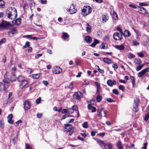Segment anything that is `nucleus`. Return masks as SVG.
<instances>
[{
	"label": "nucleus",
	"mask_w": 149,
	"mask_h": 149,
	"mask_svg": "<svg viewBox=\"0 0 149 149\" xmlns=\"http://www.w3.org/2000/svg\"><path fill=\"white\" fill-rule=\"evenodd\" d=\"M12 27V25L10 22L2 20L0 22V28L3 30H8Z\"/></svg>",
	"instance_id": "f257e3e1"
},
{
	"label": "nucleus",
	"mask_w": 149,
	"mask_h": 149,
	"mask_svg": "<svg viewBox=\"0 0 149 149\" xmlns=\"http://www.w3.org/2000/svg\"><path fill=\"white\" fill-rule=\"evenodd\" d=\"M82 14L84 16H86L91 13L92 8L89 6H84L81 10Z\"/></svg>",
	"instance_id": "f03ea898"
},
{
	"label": "nucleus",
	"mask_w": 149,
	"mask_h": 149,
	"mask_svg": "<svg viewBox=\"0 0 149 149\" xmlns=\"http://www.w3.org/2000/svg\"><path fill=\"white\" fill-rule=\"evenodd\" d=\"M97 116L98 117L101 118L103 116L104 117L107 118V111L104 110L103 108L97 109Z\"/></svg>",
	"instance_id": "7ed1b4c3"
},
{
	"label": "nucleus",
	"mask_w": 149,
	"mask_h": 149,
	"mask_svg": "<svg viewBox=\"0 0 149 149\" xmlns=\"http://www.w3.org/2000/svg\"><path fill=\"white\" fill-rule=\"evenodd\" d=\"M67 11L70 13V14H72L76 13L77 11V10L75 8V5L72 3L71 6Z\"/></svg>",
	"instance_id": "20e7f679"
},
{
	"label": "nucleus",
	"mask_w": 149,
	"mask_h": 149,
	"mask_svg": "<svg viewBox=\"0 0 149 149\" xmlns=\"http://www.w3.org/2000/svg\"><path fill=\"white\" fill-rule=\"evenodd\" d=\"M95 140L102 148H103V147L106 148L107 143L105 142L104 141L97 138H96Z\"/></svg>",
	"instance_id": "39448f33"
},
{
	"label": "nucleus",
	"mask_w": 149,
	"mask_h": 149,
	"mask_svg": "<svg viewBox=\"0 0 149 149\" xmlns=\"http://www.w3.org/2000/svg\"><path fill=\"white\" fill-rule=\"evenodd\" d=\"M11 10V12L10 13H12V16H13V17L14 19H15L17 17V11L16 8L14 7H10L9 8V10Z\"/></svg>",
	"instance_id": "423d86ee"
},
{
	"label": "nucleus",
	"mask_w": 149,
	"mask_h": 149,
	"mask_svg": "<svg viewBox=\"0 0 149 149\" xmlns=\"http://www.w3.org/2000/svg\"><path fill=\"white\" fill-rule=\"evenodd\" d=\"M24 108L25 110H27L29 109L31 107V105L30 102L27 100H26L24 103Z\"/></svg>",
	"instance_id": "0eeeda50"
},
{
	"label": "nucleus",
	"mask_w": 149,
	"mask_h": 149,
	"mask_svg": "<svg viewBox=\"0 0 149 149\" xmlns=\"http://www.w3.org/2000/svg\"><path fill=\"white\" fill-rule=\"evenodd\" d=\"M123 34L120 33L118 32L115 33L113 35V38L116 40H119L122 38Z\"/></svg>",
	"instance_id": "6e6552de"
},
{
	"label": "nucleus",
	"mask_w": 149,
	"mask_h": 149,
	"mask_svg": "<svg viewBox=\"0 0 149 149\" xmlns=\"http://www.w3.org/2000/svg\"><path fill=\"white\" fill-rule=\"evenodd\" d=\"M82 97V94L79 91L75 93L73 95V97L74 99L79 100H80L81 98Z\"/></svg>",
	"instance_id": "1a4fd4ad"
},
{
	"label": "nucleus",
	"mask_w": 149,
	"mask_h": 149,
	"mask_svg": "<svg viewBox=\"0 0 149 149\" xmlns=\"http://www.w3.org/2000/svg\"><path fill=\"white\" fill-rule=\"evenodd\" d=\"M62 71V69L60 67L56 66L54 67V70L52 71V72L55 74H59L61 73Z\"/></svg>",
	"instance_id": "9d476101"
},
{
	"label": "nucleus",
	"mask_w": 149,
	"mask_h": 149,
	"mask_svg": "<svg viewBox=\"0 0 149 149\" xmlns=\"http://www.w3.org/2000/svg\"><path fill=\"white\" fill-rule=\"evenodd\" d=\"M148 72H149V68H146L143 69L139 73L138 77H141L143 75Z\"/></svg>",
	"instance_id": "9b49d317"
},
{
	"label": "nucleus",
	"mask_w": 149,
	"mask_h": 149,
	"mask_svg": "<svg viewBox=\"0 0 149 149\" xmlns=\"http://www.w3.org/2000/svg\"><path fill=\"white\" fill-rule=\"evenodd\" d=\"M28 84V81L26 80L20 82L19 86L20 88L22 89L24 88Z\"/></svg>",
	"instance_id": "f8f14e48"
},
{
	"label": "nucleus",
	"mask_w": 149,
	"mask_h": 149,
	"mask_svg": "<svg viewBox=\"0 0 149 149\" xmlns=\"http://www.w3.org/2000/svg\"><path fill=\"white\" fill-rule=\"evenodd\" d=\"M65 128L66 129L64 131V132H68L69 131L73 129L72 126L69 124H65Z\"/></svg>",
	"instance_id": "ddd939ff"
},
{
	"label": "nucleus",
	"mask_w": 149,
	"mask_h": 149,
	"mask_svg": "<svg viewBox=\"0 0 149 149\" xmlns=\"http://www.w3.org/2000/svg\"><path fill=\"white\" fill-rule=\"evenodd\" d=\"M107 84L109 86L111 87L113 85H116V82L114 80L109 79L107 82Z\"/></svg>",
	"instance_id": "4468645a"
},
{
	"label": "nucleus",
	"mask_w": 149,
	"mask_h": 149,
	"mask_svg": "<svg viewBox=\"0 0 149 149\" xmlns=\"http://www.w3.org/2000/svg\"><path fill=\"white\" fill-rule=\"evenodd\" d=\"M11 12V10H9V8L6 11V14L7 16V17L8 18H10L12 19H14L12 13H10Z\"/></svg>",
	"instance_id": "2eb2a0df"
},
{
	"label": "nucleus",
	"mask_w": 149,
	"mask_h": 149,
	"mask_svg": "<svg viewBox=\"0 0 149 149\" xmlns=\"http://www.w3.org/2000/svg\"><path fill=\"white\" fill-rule=\"evenodd\" d=\"M101 17L103 23L106 22L109 19L108 16L107 15H102Z\"/></svg>",
	"instance_id": "dca6fc26"
},
{
	"label": "nucleus",
	"mask_w": 149,
	"mask_h": 149,
	"mask_svg": "<svg viewBox=\"0 0 149 149\" xmlns=\"http://www.w3.org/2000/svg\"><path fill=\"white\" fill-rule=\"evenodd\" d=\"M88 109L91 110L92 112H95L96 111V109L95 107L92 106L91 104H88Z\"/></svg>",
	"instance_id": "f3484780"
},
{
	"label": "nucleus",
	"mask_w": 149,
	"mask_h": 149,
	"mask_svg": "<svg viewBox=\"0 0 149 149\" xmlns=\"http://www.w3.org/2000/svg\"><path fill=\"white\" fill-rule=\"evenodd\" d=\"M95 85H96L97 88L96 93L99 95L100 94V84L97 82H95Z\"/></svg>",
	"instance_id": "a211bd4d"
},
{
	"label": "nucleus",
	"mask_w": 149,
	"mask_h": 149,
	"mask_svg": "<svg viewBox=\"0 0 149 149\" xmlns=\"http://www.w3.org/2000/svg\"><path fill=\"white\" fill-rule=\"evenodd\" d=\"M17 32L15 29H13L8 32V35L10 36H12L13 35Z\"/></svg>",
	"instance_id": "6ab92c4d"
},
{
	"label": "nucleus",
	"mask_w": 149,
	"mask_h": 149,
	"mask_svg": "<svg viewBox=\"0 0 149 149\" xmlns=\"http://www.w3.org/2000/svg\"><path fill=\"white\" fill-rule=\"evenodd\" d=\"M5 72V74H3V77L5 78L8 77L9 75L8 72L6 70V69H4L2 70L1 73L2 74Z\"/></svg>",
	"instance_id": "aec40b11"
},
{
	"label": "nucleus",
	"mask_w": 149,
	"mask_h": 149,
	"mask_svg": "<svg viewBox=\"0 0 149 149\" xmlns=\"http://www.w3.org/2000/svg\"><path fill=\"white\" fill-rule=\"evenodd\" d=\"M115 47L116 49L120 50H123L125 48L123 44L120 45H115Z\"/></svg>",
	"instance_id": "412c9836"
},
{
	"label": "nucleus",
	"mask_w": 149,
	"mask_h": 149,
	"mask_svg": "<svg viewBox=\"0 0 149 149\" xmlns=\"http://www.w3.org/2000/svg\"><path fill=\"white\" fill-rule=\"evenodd\" d=\"M139 10L140 13L142 14H145L146 13V10L143 7H139Z\"/></svg>",
	"instance_id": "4be33fe9"
},
{
	"label": "nucleus",
	"mask_w": 149,
	"mask_h": 149,
	"mask_svg": "<svg viewBox=\"0 0 149 149\" xmlns=\"http://www.w3.org/2000/svg\"><path fill=\"white\" fill-rule=\"evenodd\" d=\"M99 43V41L96 39H95L93 41V43L91 45V46L93 47H95V45Z\"/></svg>",
	"instance_id": "5701e85b"
},
{
	"label": "nucleus",
	"mask_w": 149,
	"mask_h": 149,
	"mask_svg": "<svg viewBox=\"0 0 149 149\" xmlns=\"http://www.w3.org/2000/svg\"><path fill=\"white\" fill-rule=\"evenodd\" d=\"M85 39L86 41L88 43H90L92 41L91 38V37L89 36H86L85 37Z\"/></svg>",
	"instance_id": "b1692460"
},
{
	"label": "nucleus",
	"mask_w": 149,
	"mask_h": 149,
	"mask_svg": "<svg viewBox=\"0 0 149 149\" xmlns=\"http://www.w3.org/2000/svg\"><path fill=\"white\" fill-rule=\"evenodd\" d=\"M103 61L104 62L107 64H110L111 63V60L107 58H104L103 59Z\"/></svg>",
	"instance_id": "393cba45"
},
{
	"label": "nucleus",
	"mask_w": 149,
	"mask_h": 149,
	"mask_svg": "<svg viewBox=\"0 0 149 149\" xmlns=\"http://www.w3.org/2000/svg\"><path fill=\"white\" fill-rule=\"evenodd\" d=\"M140 101V100L137 98H136L134 99V103L136 107H138L139 106Z\"/></svg>",
	"instance_id": "a878e982"
},
{
	"label": "nucleus",
	"mask_w": 149,
	"mask_h": 149,
	"mask_svg": "<svg viewBox=\"0 0 149 149\" xmlns=\"http://www.w3.org/2000/svg\"><path fill=\"white\" fill-rule=\"evenodd\" d=\"M69 37V35L67 33L64 32L63 33L62 37L64 40L68 38Z\"/></svg>",
	"instance_id": "bb28decb"
},
{
	"label": "nucleus",
	"mask_w": 149,
	"mask_h": 149,
	"mask_svg": "<svg viewBox=\"0 0 149 149\" xmlns=\"http://www.w3.org/2000/svg\"><path fill=\"white\" fill-rule=\"evenodd\" d=\"M18 81L19 82H21L24 80H25L24 77L22 75L19 76L17 78Z\"/></svg>",
	"instance_id": "cd10ccee"
},
{
	"label": "nucleus",
	"mask_w": 149,
	"mask_h": 149,
	"mask_svg": "<svg viewBox=\"0 0 149 149\" xmlns=\"http://www.w3.org/2000/svg\"><path fill=\"white\" fill-rule=\"evenodd\" d=\"M5 91V84L0 82V91Z\"/></svg>",
	"instance_id": "c85d7f7f"
},
{
	"label": "nucleus",
	"mask_w": 149,
	"mask_h": 149,
	"mask_svg": "<svg viewBox=\"0 0 149 149\" xmlns=\"http://www.w3.org/2000/svg\"><path fill=\"white\" fill-rule=\"evenodd\" d=\"M21 23V19L20 18H18L15 20V24L16 25H19Z\"/></svg>",
	"instance_id": "c756f323"
},
{
	"label": "nucleus",
	"mask_w": 149,
	"mask_h": 149,
	"mask_svg": "<svg viewBox=\"0 0 149 149\" xmlns=\"http://www.w3.org/2000/svg\"><path fill=\"white\" fill-rule=\"evenodd\" d=\"M135 63L139 65L141 63L142 61L139 58L135 59L134 61Z\"/></svg>",
	"instance_id": "7c9ffc66"
},
{
	"label": "nucleus",
	"mask_w": 149,
	"mask_h": 149,
	"mask_svg": "<svg viewBox=\"0 0 149 149\" xmlns=\"http://www.w3.org/2000/svg\"><path fill=\"white\" fill-rule=\"evenodd\" d=\"M17 78L15 74H13L12 75L11 78L10 80L12 82H13L16 80V79Z\"/></svg>",
	"instance_id": "2f4dec72"
},
{
	"label": "nucleus",
	"mask_w": 149,
	"mask_h": 149,
	"mask_svg": "<svg viewBox=\"0 0 149 149\" xmlns=\"http://www.w3.org/2000/svg\"><path fill=\"white\" fill-rule=\"evenodd\" d=\"M113 18L115 20H117L118 19V15L115 11H113Z\"/></svg>",
	"instance_id": "473e14b6"
},
{
	"label": "nucleus",
	"mask_w": 149,
	"mask_h": 149,
	"mask_svg": "<svg viewBox=\"0 0 149 149\" xmlns=\"http://www.w3.org/2000/svg\"><path fill=\"white\" fill-rule=\"evenodd\" d=\"M70 113V114H72L73 113V112H69L68 109H64L62 111V113L63 114H65L67 113Z\"/></svg>",
	"instance_id": "72a5a7b5"
},
{
	"label": "nucleus",
	"mask_w": 149,
	"mask_h": 149,
	"mask_svg": "<svg viewBox=\"0 0 149 149\" xmlns=\"http://www.w3.org/2000/svg\"><path fill=\"white\" fill-rule=\"evenodd\" d=\"M86 25L87 26L86 27V31L88 33H90L91 32V27L87 23L86 24Z\"/></svg>",
	"instance_id": "f704fd0d"
},
{
	"label": "nucleus",
	"mask_w": 149,
	"mask_h": 149,
	"mask_svg": "<svg viewBox=\"0 0 149 149\" xmlns=\"http://www.w3.org/2000/svg\"><path fill=\"white\" fill-rule=\"evenodd\" d=\"M40 75V74H33L32 75L33 78L34 79H38L39 78Z\"/></svg>",
	"instance_id": "c9c22d12"
},
{
	"label": "nucleus",
	"mask_w": 149,
	"mask_h": 149,
	"mask_svg": "<svg viewBox=\"0 0 149 149\" xmlns=\"http://www.w3.org/2000/svg\"><path fill=\"white\" fill-rule=\"evenodd\" d=\"M144 65V64H143L137 66L136 69V71H138L141 70L143 67Z\"/></svg>",
	"instance_id": "e433bc0d"
},
{
	"label": "nucleus",
	"mask_w": 149,
	"mask_h": 149,
	"mask_svg": "<svg viewBox=\"0 0 149 149\" xmlns=\"http://www.w3.org/2000/svg\"><path fill=\"white\" fill-rule=\"evenodd\" d=\"M102 98V97L99 95H98L96 98L97 101L98 102H100L101 101Z\"/></svg>",
	"instance_id": "4c0bfd02"
},
{
	"label": "nucleus",
	"mask_w": 149,
	"mask_h": 149,
	"mask_svg": "<svg viewBox=\"0 0 149 149\" xmlns=\"http://www.w3.org/2000/svg\"><path fill=\"white\" fill-rule=\"evenodd\" d=\"M82 126L84 128H87L88 126V123L87 122H84L83 124H82Z\"/></svg>",
	"instance_id": "58836bf2"
},
{
	"label": "nucleus",
	"mask_w": 149,
	"mask_h": 149,
	"mask_svg": "<svg viewBox=\"0 0 149 149\" xmlns=\"http://www.w3.org/2000/svg\"><path fill=\"white\" fill-rule=\"evenodd\" d=\"M101 46L102 49H106L107 48V45L106 44L102 43Z\"/></svg>",
	"instance_id": "ea45409f"
},
{
	"label": "nucleus",
	"mask_w": 149,
	"mask_h": 149,
	"mask_svg": "<svg viewBox=\"0 0 149 149\" xmlns=\"http://www.w3.org/2000/svg\"><path fill=\"white\" fill-rule=\"evenodd\" d=\"M4 4V1L3 0H0V8H3Z\"/></svg>",
	"instance_id": "a19ab883"
},
{
	"label": "nucleus",
	"mask_w": 149,
	"mask_h": 149,
	"mask_svg": "<svg viewBox=\"0 0 149 149\" xmlns=\"http://www.w3.org/2000/svg\"><path fill=\"white\" fill-rule=\"evenodd\" d=\"M128 57L130 59L134 58L135 57V56L131 53H130L128 55Z\"/></svg>",
	"instance_id": "79ce46f5"
},
{
	"label": "nucleus",
	"mask_w": 149,
	"mask_h": 149,
	"mask_svg": "<svg viewBox=\"0 0 149 149\" xmlns=\"http://www.w3.org/2000/svg\"><path fill=\"white\" fill-rule=\"evenodd\" d=\"M30 46L29 42L28 41L26 42L25 45L23 46V48H26Z\"/></svg>",
	"instance_id": "37998d69"
},
{
	"label": "nucleus",
	"mask_w": 149,
	"mask_h": 149,
	"mask_svg": "<svg viewBox=\"0 0 149 149\" xmlns=\"http://www.w3.org/2000/svg\"><path fill=\"white\" fill-rule=\"evenodd\" d=\"M68 88L72 90L74 88V87L73 86V83L72 82L70 83L68 86Z\"/></svg>",
	"instance_id": "c03bdc74"
},
{
	"label": "nucleus",
	"mask_w": 149,
	"mask_h": 149,
	"mask_svg": "<svg viewBox=\"0 0 149 149\" xmlns=\"http://www.w3.org/2000/svg\"><path fill=\"white\" fill-rule=\"evenodd\" d=\"M117 29L118 31L120 32V33L123 34V35L125 36V33H123L122 29L120 28V27H117Z\"/></svg>",
	"instance_id": "a18cd8bd"
},
{
	"label": "nucleus",
	"mask_w": 149,
	"mask_h": 149,
	"mask_svg": "<svg viewBox=\"0 0 149 149\" xmlns=\"http://www.w3.org/2000/svg\"><path fill=\"white\" fill-rule=\"evenodd\" d=\"M108 149H112V144L111 143H107V145Z\"/></svg>",
	"instance_id": "49530a36"
},
{
	"label": "nucleus",
	"mask_w": 149,
	"mask_h": 149,
	"mask_svg": "<svg viewBox=\"0 0 149 149\" xmlns=\"http://www.w3.org/2000/svg\"><path fill=\"white\" fill-rule=\"evenodd\" d=\"M72 109L73 111H77L78 110V107L77 105H74L72 106Z\"/></svg>",
	"instance_id": "de8ad7c7"
},
{
	"label": "nucleus",
	"mask_w": 149,
	"mask_h": 149,
	"mask_svg": "<svg viewBox=\"0 0 149 149\" xmlns=\"http://www.w3.org/2000/svg\"><path fill=\"white\" fill-rule=\"evenodd\" d=\"M118 88L119 89L122 90V91H125V87L122 85H120L118 86Z\"/></svg>",
	"instance_id": "09e8293b"
},
{
	"label": "nucleus",
	"mask_w": 149,
	"mask_h": 149,
	"mask_svg": "<svg viewBox=\"0 0 149 149\" xmlns=\"http://www.w3.org/2000/svg\"><path fill=\"white\" fill-rule=\"evenodd\" d=\"M19 134V132H18L15 137L12 139L13 142L14 143H15V140L18 139V136Z\"/></svg>",
	"instance_id": "8fccbe9b"
},
{
	"label": "nucleus",
	"mask_w": 149,
	"mask_h": 149,
	"mask_svg": "<svg viewBox=\"0 0 149 149\" xmlns=\"http://www.w3.org/2000/svg\"><path fill=\"white\" fill-rule=\"evenodd\" d=\"M113 93L116 95H118L119 94V92L118 90L116 89H114L112 91Z\"/></svg>",
	"instance_id": "3c124183"
},
{
	"label": "nucleus",
	"mask_w": 149,
	"mask_h": 149,
	"mask_svg": "<svg viewBox=\"0 0 149 149\" xmlns=\"http://www.w3.org/2000/svg\"><path fill=\"white\" fill-rule=\"evenodd\" d=\"M130 79L132 82V84L134 85L135 82L134 78L133 76H131Z\"/></svg>",
	"instance_id": "603ef678"
},
{
	"label": "nucleus",
	"mask_w": 149,
	"mask_h": 149,
	"mask_svg": "<svg viewBox=\"0 0 149 149\" xmlns=\"http://www.w3.org/2000/svg\"><path fill=\"white\" fill-rule=\"evenodd\" d=\"M3 81L4 83H8L9 82V79L8 78H5L3 80Z\"/></svg>",
	"instance_id": "864d4df0"
},
{
	"label": "nucleus",
	"mask_w": 149,
	"mask_h": 149,
	"mask_svg": "<svg viewBox=\"0 0 149 149\" xmlns=\"http://www.w3.org/2000/svg\"><path fill=\"white\" fill-rule=\"evenodd\" d=\"M125 32L127 34V35L126 34L125 36H126L129 37L131 35V34L130 32L128 30H125Z\"/></svg>",
	"instance_id": "5fc2aeb1"
},
{
	"label": "nucleus",
	"mask_w": 149,
	"mask_h": 149,
	"mask_svg": "<svg viewBox=\"0 0 149 149\" xmlns=\"http://www.w3.org/2000/svg\"><path fill=\"white\" fill-rule=\"evenodd\" d=\"M6 40V39L5 38H3L0 40V45H1L3 43L5 42Z\"/></svg>",
	"instance_id": "6e6d98bb"
},
{
	"label": "nucleus",
	"mask_w": 149,
	"mask_h": 149,
	"mask_svg": "<svg viewBox=\"0 0 149 149\" xmlns=\"http://www.w3.org/2000/svg\"><path fill=\"white\" fill-rule=\"evenodd\" d=\"M117 146L118 148L123 146H122V143L120 141H119L118 142Z\"/></svg>",
	"instance_id": "4d7b16f0"
},
{
	"label": "nucleus",
	"mask_w": 149,
	"mask_h": 149,
	"mask_svg": "<svg viewBox=\"0 0 149 149\" xmlns=\"http://www.w3.org/2000/svg\"><path fill=\"white\" fill-rule=\"evenodd\" d=\"M41 98L40 97H39L38 98H37L36 100V104H39L41 101Z\"/></svg>",
	"instance_id": "13d9d810"
},
{
	"label": "nucleus",
	"mask_w": 149,
	"mask_h": 149,
	"mask_svg": "<svg viewBox=\"0 0 149 149\" xmlns=\"http://www.w3.org/2000/svg\"><path fill=\"white\" fill-rule=\"evenodd\" d=\"M149 118V113H148L146 115L144 120L146 121H147Z\"/></svg>",
	"instance_id": "bf43d9fd"
},
{
	"label": "nucleus",
	"mask_w": 149,
	"mask_h": 149,
	"mask_svg": "<svg viewBox=\"0 0 149 149\" xmlns=\"http://www.w3.org/2000/svg\"><path fill=\"white\" fill-rule=\"evenodd\" d=\"M133 44L134 45H137L139 44V42L136 40H133L132 42Z\"/></svg>",
	"instance_id": "052dcab7"
},
{
	"label": "nucleus",
	"mask_w": 149,
	"mask_h": 149,
	"mask_svg": "<svg viewBox=\"0 0 149 149\" xmlns=\"http://www.w3.org/2000/svg\"><path fill=\"white\" fill-rule=\"evenodd\" d=\"M139 5L141 6H147L149 5V4L144 3H140L139 4Z\"/></svg>",
	"instance_id": "680f3d73"
},
{
	"label": "nucleus",
	"mask_w": 149,
	"mask_h": 149,
	"mask_svg": "<svg viewBox=\"0 0 149 149\" xmlns=\"http://www.w3.org/2000/svg\"><path fill=\"white\" fill-rule=\"evenodd\" d=\"M137 55L138 56L140 57H142L144 56L143 54L141 52H139L137 53Z\"/></svg>",
	"instance_id": "e2e57ef3"
},
{
	"label": "nucleus",
	"mask_w": 149,
	"mask_h": 149,
	"mask_svg": "<svg viewBox=\"0 0 149 149\" xmlns=\"http://www.w3.org/2000/svg\"><path fill=\"white\" fill-rule=\"evenodd\" d=\"M107 101L109 102H114L115 101L113 100L111 98H108L107 99Z\"/></svg>",
	"instance_id": "0e129e2a"
},
{
	"label": "nucleus",
	"mask_w": 149,
	"mask_h": 149,
	"mask_svg": "<svg viewBox=\"0 0 149 149\" xmlns=\"http://www.w3.org/2000/svg\"><path fill=\"white\" fill-rule=\"evenodd\" d=\"M8 119V122L9 124H12L13 123L14 121L12 120V119Z\"/></svg>",
	"instance_id": "69168bd1"
},
{
	"label": "nucleus",
	"mask_w": 149,
	"mask_h": 149,
	"mask_svg": "<svg viewBox=\"0 0 149 149\" xmlns=\"http://www.w3.org/2000/svg\"><path fill=\"white\" fill-rule=\"evenodd\" d=\"M0 127L2 128H3L4 127V123L3 122L2 120H1L0 121Z\"/></svg>",
	"instance_id": "338daca9"
},
{
	"label": "nucleus",
	"mask_w": 149,
	"mask_h": 149,
	"mask_svg": "<svg viewBox=\"0 0 149 149\" xmlns=\"http://www.w3.org/2000/svg\"><path fill=\"white\" fill-rule=\"evenodd\" d=\"M26 149H32L30 146L28 144H26Z\"/></svg>",
	"instance_id": "774afa93"
}]
</instances>
